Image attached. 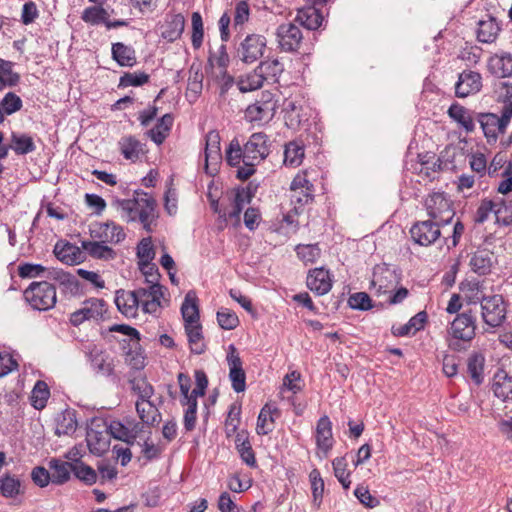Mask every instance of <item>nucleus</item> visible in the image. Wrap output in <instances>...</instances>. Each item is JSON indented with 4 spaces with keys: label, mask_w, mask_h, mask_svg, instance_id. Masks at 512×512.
I'll return each mask as SVG.
<instances>
[{
    "label": "nucleus",
    "mask_w": 512,
    "mask_h": 512,
    "mask_svg": "<svg viewBox=\"0 0 512 512\" xmlns=\"http://www.w3.org/2000/svg\"><path fill=\"white\" fill-rule=\"evenodd\" d=\"M20 479L11 474H4L0 477V494L5 498H15L21 494Z\"/></svg>",
    "instance_id": "46"
},
{
    "label": "nucleus",
    "mask_w": 512,
    "mask_h": 512,
    "mask_svg": "<svg viewBox=\"0 0 512 512\" xmlns=\"http://www.w3.org/2000/svg\"><path fill=\"white\" fill-rule=\"evenodd\" d=\"M225 159L228 165L238 167V169L241 167V162L245 165L244 146H241L237 138L232 139L229 143L225 151Z\"/></svg>",
    "instance_id": "47"
},
{
    "label": "nucleus",
    "mask_w": 512,
    "mask_h": 512,
    "mask_svg": "<svg viewBox=\"0 0 512 512\" xmlns=\"http://www.w3.org/2000/svg\"><path fill=\"white\" fill-rule=\"evenodd\" d=\"M235 446L241 460L249 467H257V461L248 436L242 431L235 437Z\"/></svg>",
    "instance_id": "35"
},
{
    "label": "nucleus",
    "mask_w": 512,
    "mask_h": 512,
    "mask_svg": "<svg viewBox=\"0 0 512 512\" xmlns=\"http://www.w3.org/2000/svg\"><path fill=\"white\" fill-rule=\"evenodd\" d=\"M173 117L171 114L163 115L153 128L146 132L147 136L157 145H161L171 130Z\"/></svg>",
    "instance_id": "34"
},
{
    "label": "nucleus",
    "mask_w": 512,
    "mask_h": 512,
    "mask_svg": "<svg viewBox=\"0 0 512 512\" xmlns=\"http://www.w3.org/2000/svg\"><path fill=\"white\" fill-rule=\"evenodd\" d=\"M488 69L496 77H511L512 54L508 52L495 53L488 60Z\"/></svg>",
    "instance_id": "21"
},
{
    "label": "nucleus",
    "mask_w": 512,
    "mask_h": 512,
    "mask_svg": "<svg viewBox=\"0 0 512 512\" xmlns=\"http://www.w3.org/2000/svg\"><path fill=\"white\" fill-rule=\"evenodd\" d=\"M266 38L259 34L247 35L237 48V56L244 63H254L263 56L266 48Z\"/></svg>",
    "instance_id": "12"
},
{
    "label": "nucleus",
    "mask_w": 512,
    "mask_h": 512,
    "mask_svg": "<svg viewBox=\"0 0 512 512\" xmlns=\"http://www.w3.org/2000/svg\"><path fill=\"white\" fill-rule=\"evenodd\" d=\"M475 317L471 311L458 314L450 327L452 339L449 347L456 351H461L465 346L461 343H468L475 337Z\"/></svg>",
    "instance_id": "7"
},
{
    "label": "nucleus",
    "mask_w": 512,
    "mask_h": 512,
    "mask_svg": "<svg viewBox=\"0 0 512 512\" xmlns=\"http://www.w3.org/2000/svg\"><path fill=\"white\" fill-rule=\"evenodd\" d=\"M107 311L106 302L99 298H90L85 300L81 307L70 314L69 321L71 325L77 327L85 321H99L103 319Z\"/></svg>",
    "instance_id": "10"
},
{
    "label": "nucleus",
    "mask_w": 512,
    "mask_h": 512,
    "mask_svg": "<svg viewBox=\"0 0 512 512\" xmlns=\"http://www.w3.org/2000/svg\"><path fill=\"white\" fill-rule=\"evenodd\" d=\"M448 116L462 127L467 133L474 132L476 125V113L455 102L451 104L448 111Z\"/></svg>",
    "instance_id": "20"
},
{
    "label": "nucleus",
    "mask_w": 512,
    "mask_h": 512,
    "mask_svg": "<svg viewBox=\"0 0 512 512\" xmlns=\"http://www.w3.org/2000/svg\"><path fill=\"white\" fill-rule=\"evenodd\" d=\"M494 255L487 249L477 250L470 259L471 269L478 275H486L491 271Z\"/></svg>",
    "instance_id": "32"
},
{
    "label": "nucleus",
    "mask_w": 512,
    "mask_h": 512,
    "mask_svg": "<svg viewBox=\"0 0 512 512\" xmlns=\"http://www.w3.org/2000/svg\"><path fill=\"white\" fill-rule=\"evenodd\" d=\"M119 145L121 153L126 159H136L143 152L141 142L133 136L122 138Z\"/></svg>",
    "instance_id": "52"
},
{
    "label": "nucleus",
    "mask_w": 512,
    "mask_h": 512,
    "mask_svg": "<svg viewBox=\"0 0 512 512\" xmlns=\"http://www.w3.org/2000/svg\"><path fill=\"white\" fill-rule=\"evenodd\" d=\"M10 148L17 155H26L34 152L36 150V145L30 135L26 133L12 132Z\"/></svg>",
    "instance_id": "43"
},
{
    "label": "nucleus",
    "mask_w": 512,
    "mask_h": 512,
    "mask_svg": "<svg viewBox=\"0 0 512 512\" xmlns=\"http://www.w3.org/2000/svg\"><path fill=\"white\" fill-rule=\"evenodd\" d=\"M77 429L76 412L72 409L63 411L56 420L55 433L58 436L72 435Z\"/></svg>",
    "instance_id": "40"
},
{
    "label": "nucleus",
    "mask_w": 512,
    "mask_h": 512,
    "mask_svg": "<svg viewBox=\"0 0 512 512\" xmlns=\"http://www.w3.org/2000/svg\"><path fill=\"white\" fill-rule=\"evenodd\" d=\"M48 280L58 282L60 285L72 289L77 286V279L75 276L57 268H47L45 273Z\"/></svg>",
    "instance_id": "54"
},
{
    "label": "nucleus",
    "mask_w": 512,
    "mask_h": 512,
    "mask_svg": "<svg viewBox=\"0 0 512 512\" xmlns=\"http://www.w3.org/2000/svg\"><path fill=\"white\" fill-rule=\"evenodd\" d=\"M500 27L494 18L481 20L478 23L477 39L482 43H492L496 40Z\"/></svg>",
    "instance_id": "45"
},
{
    "label": "nucleus",
    "mask_w": 512,
    "mask_h": 512,
    "mask_svg": "<svg viewBox=\"0 0 512 512\" xmlns=\"http://www.w3.org/2000/svg\"><path fill=\"white\" fill-rule=\"evenodd\" d=\"M220 140V135L216 131H210L206 135L205 171L211 176L217 173L222 160Z\"/></svg>",
    "instance_id": "15"
},
{
    "label": "nucleus",
    "mask_w": 512,
    "mask_h": 512,
    "mask_svg": "<svg viewBox=\"0 0 512 512\" xmlns=\"http://www.w3.org/2000/svg\"><path fill=\"white\" fill-rule=\"evenodd\" d=\"M90 235L102 243L118 244L122 242L126 234L123 228L113 221L95 223L90 228Z\"/></svg>",
    "instance_id": "16"
},
{
    "label": "nucleus",
    "mask_w": 512,
    "mask_h": 512,
    "mask_svg": "<svg viewBox=\"0 0 512 512\" xmlns=\"http://www.w3.org/2000/svg\"><path fill=\"white\" fill-rule=\"evenodd\" d=\"M49 470L51 471L52 483L62 485L70 479L73 472V462L63 461L58 458H53L48 462Z\"/></svg>",
    "instance_id": "31"
},
{
    "label": "nucleus",
    "mask_w": 512,
    "mask_h": 512,
    "mask_svg": "<svg viewBox=\"0 0 512 512\" xmlns=\"http://www.w3.org/2000/svg\"><path fill=\"white\" fill-rule=\"evenodd\" d=\"M185 20L180 14L173 15L169 20L166 21L161 32L162 38L169 42H173L180 38L184 31Z\"/></svg>",
    "instance_id": "42"
},
{
    "label": "nucleus",
    "mask_w": 512,
    "mask_h": 512,
    "mask_svg": "<svg viewBox=\"0 0 512 512\" xmlns=\"http://www.w3.org/2000/svg\"><path fill=\"white\" fill-rule=\"evenodd\" d=\"M495 219L498 224L508 226L512 224V200L507 201L503 197L495 196Z\"/></svg>",
    "instance_id": "48"
},
{
    "label": "nucleus",
    "mask_w": 512,
    "mask_h": 512,
    "mask_svg": "<svg viewBox=\"0 0 512 512\" xmlns=\"http://www.w3.org/2000/svg\"><path fill=\"white\" fill-rule=\"evenodd\" d=\"M136 412L143 424L154 427L161 421V414L151 400H137Z\"/></svg>",
    "instance_id": "28"
},
{
    "label": "nucleus",
    "mask_w": 512,
    "mask_h": 512,
    "mask_svg": "<svg viewBox=\"0 0 512 512\" xmlns=\"http://www.w3.org/2000/svg\"><path fill=\"white\" fill-rule=\"evenodd\" d=\"M181 313L185 324L199 322L198 298L194 291H188L181 306Z\"/></svg>",
    "instance_id": "33"
},
{
    "label": "nucleus",
    "mask_w": 512,
    "mask_h": 512,
    "mask_svg": "<svg viewBox=\"0 0 512 512\" xmlns=\"http://www.w3.org/2000/svg\"><path fill=\"white\" fill-rule=\"evenodd\" d=\"M112 57L120 66H133L136 63L135 50L121 42L112 44Z\"/></svg>",
    "instance_id": "44"
},
{
    "label": "nucleus",
    "mask_w": 512,
    "mask_h": 512,
    "mask_svg": "<svg viewBox=\"0 0 512 512\" xmlns=\"http://www.w3.org/2000/svg\"><path fill=\"white\" fill-rule=\"evenodd\" d=\"M277 102L270 92H263L261 98L245 110V119L251 123L269 122L275 115Z\"/></svg>",
    "instance_id": "8"
},
{
    "label": "nucleus",
    "mask_w": 512,
    "mask_h": 512,
    "mask_svg": "<svg viewBox=\"0 0 512 512\" xmlns=\"http://www.w3.org/2000/svg\"><path fill=\"white\" fill-rule=\"evenodd\" d=\"M86 442L89 451L97 456H101L109 450L110 437L107 430L98 431L89 428L86 433Z\"/></svg>",
    "instance_id": "22"
},
{
    "label": "nucleus",
    "mask_w": 512,
    "mask_h": 512,
    "mask_svg": "<svg viewBox=\"0 0 512 512\" xmlns=\"http://www.w3.org/2000/svg\"><path fill=\"white\" fill-rule=\"evenodd\" d=\"M115 304L124 316L135 317L137 315L139 305L133 291L117 290Z\"/></svg>",
    "instance_id": "29"
},
{
    "label": "nucleus",
    "mask_w": 512,
    "mask_h": 512,
    "mask_svg": "<svg viewBox=\"0 0 512 512\" xmlns=\"http://www.w3.org/2000/svg\"><path fill=\"white\" fill-rule=\"evenodd\" d=\"M226 360L229 366V379L233 390L237 393L244 392L246 389V374L234 345L229 346Z\"/></svg>",
    "instance_id": "17"
},
{
    "label": "nucleus",
    "mask_w": 512,
    "mask_h": 512,
    "mask_svg": "<svg viewBox=\"0 0 512 512\" xmlns=\"http://www.w3.org/2000/svg\"><path fill=\"white\" fill-rule=\"evenodd\" d=\"M348 305L350 308L360 311H367L373 307L372 300L366 292L351 294L348 298Z\"/></svg>",
    "instance_id": "64"
},
{
    "label": "nucleus",
    "mask_w": 512,
    "mask_h": 512,
    "mask_svg": "<svg viewBox=\"0 0 512 512\" xmlns=\"http://www.w3.org/2000/svg\"><path fill=\"white\" fill-rule=\"evenodd\" d=\"M481 88V74L472 70H464L459 74L455 84V95L458 98H465L478 93Z\"/></svg>",
    "instance_id": "18"
},
{
    "label": "nucleus",
    "mask_w": 512,
    "mask_h": 512,
    "mask_svg": "<svg viewBox=\"0 0 512 512\" xmlns=\"http://www.w3.org/2000/svg\"><path fill=\"white\" fill-rule=\"evenodd\" d=\"M512 119V101H503L499 114L491 112L476 113V122L479 123L488 144H495L500 135L506 130Z\"/></svg>",
    "instance_id": "2"
},
{
    "label": "nucleus",
    "mask_w": 512,
    "mask_h": 512,
    "mask_svg": "<svg viewBox=\"0 0 512 512\" xmlns=\"http://www.w3.org/2000/svg\"><path fill=\"white\" fill-rule=\"evenodd\" d=\"M424 207L429 219L443 226L450 224L455 216L452 201L443 192L429 194L425 199Z\"/></svg>",
    "instance_id": "6"
},
{
    "label": "nucleus",
    "mask_w": 512,
    "mask_h": 512,
    "mask_svg": "<svg viewBox=\"0 0 512 512\" xmlns=\"http://www.w3.org/2000/svg\"><path fill=\"white\" fill-rule=\"evenodd\" d=\"M305 146L301 141H290L284 149V165L296 168L303 162Z\"/></svg>",
    "instance_id": "37"
},
{
    "label": "nucleus",
    "mask_w": 512,
    "mask_h": 512,
    "mask_svg": "<svg viewBox=\"0 0 512 512\" xmlns=\"http://www.w3.org/2000/svg\"><path fill=\"white\" fill-rule=\"evenodd\" d=\"M184 328L191 352L197 355L204 353L206 350V345L204 343L201 324H185Z\"/></svg>",
    "instance_id": "36"
},
{
    "label": "nucleus",
    "mask_w": 512,
    "mask_h": 512,
    "mask_svg": "<svg viewBox=\"0 0 512 512\" xmlns=\"http://www.w3.org/2000/svg\"><path fill=\"white\" fill-rule=\"evenodd\" d=\"M50 396V391L47 384L43 381H37L32 390V405L36 409H42L46 406L47 400Z\"/></svg>",
    "instance_id": "57"
},
{
    "label": "nucleus",
    "mask_w": 512,
    "mask_h": 512,
    "mask_svg": "<svg viewBox=\"0 0 512 512\" xmlns=\"http://www.w3.org/2000/svg\"><path fill=\"white\" fill-rule=\"evenodd\" d=\"M245 165L237 170V178L247 180L255 173V166L270 153L268 136L262 132L253 133L243 145Z\"/></svg>",
    "instance_id": "3"
},
{
    "label": "nucleus",
    "mask_w": 512,
    "mask_h": 512,
    "mask_svg": "<svg viewBox=\"0 0 512 512\" xmlns=\"http://www.w3.org/2000/svg\"><path fill=\"white\" fill-rule=\"evenodd\" d=\"M332 466L334 470V475L337 478V480L341 483L342 487L344 489H349L351 485L350 481V472L346 469V461L344 458H335L332 461Z\"/></svg>",
    "instance_id": "62"
},
{
    "label": "nucleus",
    "mask_w": 512,
    "mask_h": 512,
    "mask_svg": "<svg viewBox=\"0 0 512 512\" xmlns=\"http://www.w3.org/2000/svg\"><path fill=\"white\" fill-rule=\"evenodd\" d=\"M276 36L280 49L285 52L298 51L303 40V34L300 28L294 23H283L279 25Z\"/></svg>",
    "instance_id": "14"
},
{
    "label": "nucleus",
    "mask_w": 512,
    "mask_h": 512,
    "mask_svg": "<svg viewBox=\"0 0 512 512\" xmlns=\"http://www.w3.org/2000/svg\"><path fill=\"white\" fill-rule=\"evenodd\" d=\"M131 389L137 393V400H149L154 394L153 386L146 378H134L130 381Z\"/></svg>",
    "instance_id": "61"
},
{
    "label": "nucleus",
    "mask_w": 512,
    "mask_h": 512,
    "mask_svg": "<svg viewBox=\"0 0 512 512\" xmlns=\"http://www.w3.org/2000/svg\"><path fill=\"white\" fill-rule=\"evenodd\" d=\"M492 391L501 401H512V376L504 370L496 372L493 377Z\"/></svg>",
    "instance_id": "23"
},
{
    "label": "nucleus",
    "mask_w": 512,
    "mask_h": 512,
    "mask_svg": "<svg viewBox=\"0 0 512 512\" xmlns=\"http://www.w3.org/2000/svg\"><path fill=\"white\" fill-rule=\"evenodd\" d=\"M108 18L109 14L102 4L85 8L81 15V19L91 25L106 24Z\"/></svg>",
    "instance_id": "49"
},
{
    "label": "nucleus",
    "mask_w": 512,
    "mask_h": 512,
    "mask_svg": "<svg viewBox=\"0 0 512 512\" xmlns=\"http://www.w3.org/2000/svg\"><path fill=\"white\" fill-rule=\"evenodd\" d=\"M274 413H278V409L269 404H265L257 418L256 432L258 435H267L274 429Z\"/></svg>",
    "instance_id": "39"
},
{
    "label": "nucleus",
    "mask_w": 512,
    "mask_h": 512,
    "mask_svg": "<svg viewBox=\"0 0 512 512\" xmlns=\"http://www.w3.org/2000/svg\"><path fill=\"white\" fill-rule=\"evenodd\" d=\"M507 314V304L502 295H489L481 304V316L484 323L492 328L501 326Z\"/></svg>",
    "instance_id": "9"
},
{
    "label": "nucleus",
    "mask_w": 512,
    "mask_h": 512,
    "mask_svg": "<svg viewBox=\"0 0 512 512\" xmlns=\"http://www.w3.org/2000/svg\"><path fill=\"white\" fill-rule=\"evenodd\" d=\"M307 287L317 295H325L332 288L330 272L323 267L311 270L307 276Z\"/></svg>",
    "instance_id": "19"
},
{
    "label": "nucleus",
    "mask_w": 512,
    "mask_h": 512,
    "mask_svg": "<svg viewBox=\"0 0 512 512\" xmlns=\"http://www.w3.org/2000/svg\"><path fill=\"white\" fill-rule=\"evenodd\" d=\"M485 357L478 352L472 353L467 359V373L472 382L479 386L484 381Z\"/></svg>",
    "instance_id": "38"
},
{
    "label": "nucleus",
    "mask_w": 512,
    "mask_h": 512,
    "mask_svg": "<svg viewBox=\"0 0 512 512\" xmlns=\"http://www.w3.org/2000/svg\"><path fill=\"white\" fill-rule=\"evenodd\" d=\"M3 118L5 115H12L21 110L23 106L22 99L14 92H8L0 101Z\"/></svg>",
    "instance_id": "55"
},
{
    "label": "nucleus",
    "mask_w": 512,
    "mask_h": 512,
    "mask_svg": "<svg viewBox=\"0 0 512 512\" xmlns=\"http://www.w3.org/2000/svg\"><path fill=\"white\" fill-rule=\"evenodd\" d=\"M150 300L144 304V311L155 313L161 306L160 299L163 297V287L159 282L150 283Z\"/></svg>",
    "instance_id": "60"
},
{
    "label": "nucleus",
    "mask_w": 512,
    "mask_h": 512,
    "mask_svg": "<svg viewBox=\"0 0 512 512\" xmlns=\"http://www.w3.org/2000/svg\"><path fill=\"white\" fill-rule=\"evenodd\" d=\"M442 227L444 226L428 219L414 223L409 232L414 243L428 247L439 240Z\"/></svg>",
    "instance_id": "11"
},
{
    "label": "nucleus",
    "mask_w": 512,
    "mask_h": 512,
    "mask_svg": "<svg viewBox=\"0 0 512 512\" xmlns=\"http://www.w3.org/2000/svg\"><path fill=\"white\" fill-rule=\"evenodd\" d=\"M309 479L311 483L313 502L317 507H319L322 502L324 492V481L319 470L313 469L309 474Z\"/></svg>",
    "instance_id": "59"
},
{
    "label": "nucleus",
    "mask_w": 512,
    "mask_h": 512,
    "mask_svg": "<svg viewBox=\"0 0 512 512\" xmlns=\"http://www.w3.org/2000/svg\"><path fill=\"white\" fill-rule=\"evenodd\" d=\"M203 74L200 72V70L197 68L195 69L194 66H191L189 69V77H188V84H187V96L192 95L193 98H197L200 93L202 92L203 88Z\"/></svg>",
    "instance_id": "56"
},
{
    "label": "nucleus",
    "mask_w": 512,
    "mask_h": 512,
    "mask_svg": "<svg viewBox=\"0 0 512 512\" xmlns=\"http://www.w3.org/2000/svg\"><path fill=\"white\" fill-rule=\"evenodd\" d=\"M332 423L328 416L321 417L316 426V444L325 454L333 447Z\"/></svg>",
    "instance_id": "26"
},
{
    "label": "nucleus",
    "mask_w": 512,
    "mask_h": 512,
    "mask_svg": "<svg viewBox=\"0 0 512 512\" xmlns=\"http://www.w3.org/2000/svg\"><path fill=\"white\" fill-rule=\"evenodd\" d=\"M73 474L80 481L84 482L87 485H92L97 481L96 471L83 463L82 461L75 460L73 462Z\"/></svg>",
    "instance_id": "53"
},
{
    "label": "nucleus",
    "mask_w": 512,
    "mask_h": 512,
    "mask_svg": "<svg viewBox=\"0 0 512 512\" xmlns=\"http://www.w3.org/2000/svg\"><path fill=\"white\" fill-rule=\"evenodd\" d=\"M113 205L121 211L127 222L139 221L146 231H151L155 219L156 201L145 192L138 193L133 199H116Z\"/></svg>",
    "instance_id": "1"
},
{
    "label": "nucleus",
    "mask_w": 512,
    "mask_h": 512,
    "mask_svg": "<svg viewBox=\"0 0 512 512\" xmlns=\"http://www.w3.org/2000/svg\"><path fill=\"white\" fill-rule=\"evenodd\" d=\"M82 248L95 259L112 260L116 257L115 251L100 240L82 241Z\"/></svg>",
    "instance_id": "41"
},
{
    "label": "nucleus",
    "mask_w": 512,
    "mask_h": 512,
    "mask_svg": "<svg viewBox=\"0 0 512 512\" xmlns=\"http://www.w3.org/2000/svg\"><path fill=\"white\" fill-rule=\"evenodd\" d=\"M251 201V194L248 190L241 189L237 190L234 194V198L231 204V208L229 210H225L223 212V220L227 222L228 220L233 221L234 224H239L240 222V214L246 204Z\"/></svg>",
    "instance_id": "27"
},
{
    "label": "nucleus",
    "mask_w": 512,
    "mask_h": 512,
    "mask_svg": "<svg viewBox=\"0 0 512 512\" xmlns=\"http://www.w3.org/2000/svg\"><path fill=\"white\" fill-rule=\"evenodd\" d=\"M264 81L265 76H263L262 73H259L258 67H256L253 72L248 73L245 77L241 78L237 85L242 93H246L261 88Z\"/></svg>",
    "instance_id": "50"
},
{
    "label": "nucleus",
    "mask_w": 512,
    "mask_h": 512,
    "mask_svg": "<svg viewBox=\"0 0 512 512\" xmlns=\"http://www.w3.org/2000/svg\"><path fill=\"white\" fill-rule=\"evenodd\" d=\"M54 254L58 260L68 265H76L84 260L81 249L69 242H58L54 247Z\"/></svg>",
    "instance_id": "24"
},
{
    "label": "nucleus",
    "mask_w": 512,
    "mask_h": 512,
    "mask_svg": "<svg viewBox=\"0 0 512 512\" xmlns=\"http://www.w3.org/2000/svg\"><path fill=\"white\" fill-rule=\"evenodd\" d=\"M106 430L108 432L109 437H113L117 440H121L131 445L128 424H124L119 420H112L107 425Z\"/></svg>",
    "instance_id": "58"
},
{
    "label": "nucleus",
    "mask_w": 512,
    "mask_h": 512,
    "mask_svg": "<svg viewBox=\"0 0 512 512\" xmlns=\"http://www.w3.org/2000/svg\"><path fill=\"white\" fill-rule=\"evenodd\" d=\"M258 72L265 76V80L271 79L277 82L284 71V65L278 59L262 61L258 66Z\"/></svg>",
    "instance_id": "51"
},
{
    "label": "nucleus",
    "mask_w": 512,
    "mask_h": 512,
    "mask_svg": "<svg viewBox=\"0 0 512 512\" xmlns=\"http://www.w3.org/2000/svg\"><path fill=\"white\" fill-rule=\"evenodd\" d=\"M85 355L92 369L101 375L111 376L114 373V358L105 350L93 343L85 345Z\"/></svg>",
    "instance_id": "13"
},
{
    "label": "nucleus",
    "mask_w": 512,
    "mask_h": 512,
    "mask_svg": "<svg viewBox=\"0 0 512 512\" xmlns=\"http://www.w3.org/2000/svg\"><path fill=\"white\" fill-rule=\"evenodd\" d=\"M459 288L464 299L469 304L480 303L481 305L483 299H486L489 296L485 293L484 281L477 279L465 280L460 284Z\"/></svg>",
    "instance_id": "25"
},
{
    "label": "nucleus",
    "mask_w": 512,
    "mask_h": 512,
    "mask_svg": "<svg viewBox=\"0 0 512 512\" xmlns=\"http://www.w3.org/2000/svg\"><path fill=\"white\" fill-rule=\"evenodd\" d=\"M294 21L308 30H316L321 26L323 17L319 10L313 5L299 9Z\"/></svg>",
    "instance_id": "30"
},
{
    "label": "nucleus",
    "mask_w": 512,
    "mask_h": 512,
    "mask_svg": "<svg viewBox=\"0 0 512 512\" xmlns=\"http://www.w3.org/2000/svg\"><path fill=\"white\" fill-rule=\"evenodd\" d=\"M400 281L401 273L393 266L377 264L373 268L369 289L375 296H386L393 292Z\"/></svg>",
    "instance_id": "5"
},
{
    "label": "nucleus",
    "mask_w": 512,
    "mask_h": 512,
    "mask_svg": "<svg viewBox=\"0 0 512 512\" xmlns=\"http://www.w3.org/2000/svg\"><path fill=\"white\" fill-rule=\"evenodd\" d=\"M24 297L38 311L50 310L57 302L56 288L48 281L32 282L24 291Z\"/></svg>",
    "instance_id": "4"
},
{
    "label": "nucleus",
    "mask_w": 512,
    "mask_h": 512,
    "mask_svg": "<svg viewBox=\"0 0 512 512\" xmlns=\"http://www.w3.org/2000/svg\"><path fill=\"white\" fill-rule=\"evenodd\" d=\"M298 257L306 263H314L321 254L318 244H300L296 247Z\"/></svg>",
    "instance_id": "63"
}]
</instances>
